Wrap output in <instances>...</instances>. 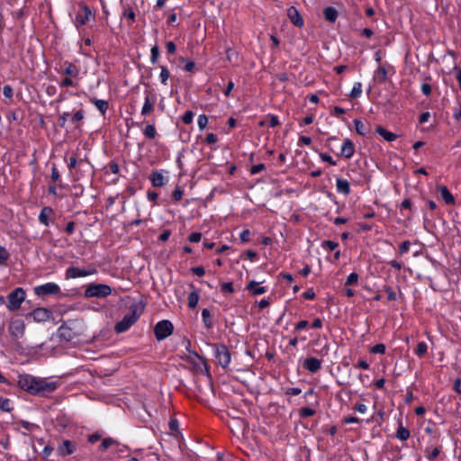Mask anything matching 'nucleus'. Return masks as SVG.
<instances>
[{
  "instance_id": "f257e3e1",
  "label": "nucleus",
  "mask_w": 461,
  "mask_h": 461,
  "mask_svg": "<svg viewBox=\"0 0 461 461\" xmlns=\"http://www.w3.org/2000/svg\"><path fill=\"white\" fill-rule=\"evenodd\" d=\"M18 386L34 395L46 396L58 388V383L32 375H20L17 380Z\"/></svg>"
},
{
  "instance_id": "f03ea898",
  "label": "nucleus",
  "mask_w": 461,
  "mask_h": 461,
  "mask_svg": "<svg viewBox=\"0 0 461 461\" xmlns=\"http://www.w3.org/2000/svg\"><path fill=\"white\" fill-rule=\"evenodd\" d=\"M113 292L110 285L104 284H90L85 290V296L87 298L97 297L105 298Z\"/></svg>"
},
{
  "instance_id": "7ed1b4c3",
  "label": "nucleus",
  "mask_w": 461,
  "mask_h": 461,
  "mask_svg": "<svg viewBox=\"0 0 461 461\" xmlns=\"http://www.w3.org/2000/svg\"><path fill=\"white\" fill-rule=\"evenodd\" d=\"M24 289L18 287L14 289L7 297V309L11 312L17 311L20 309L22 303L25 300Z\"/></svg>"
},
{
  "instance_id": "20e7f679",
  "label": "nucleus",
  "mask_w": 461,
  "mask_h": 461,
  "mask_svg": "<svg viewBox=\"0 0 461 461\" xmlns=\"http://www.w3.org/2000/svg\"><path fill=\"white\" fill-rule=\"evenodd\" d=\"M173 324L169 321H158L154 329L155 336L158 340H163L169 337L173 332Z\"/></svg>"
},
{
  "instance_id": "39448f33",
  "label": "nucleus",
  "mask_w": 461,
  "mask_h": 461,
  "mask_svg": "<svg viewBox=\"0 0 461 461\" xmlns=\"http://www.w3.org/2000/svg\"><path fill=\"white\" fill-rule=\"evenodd\" d=\"M96 273V269L95 267H91L88 269L79 268L77 267H70L66 270V279H75L79 277H86L88 276L95 275Z\"/></svg>"
},
{
  "instance_id": "423d86ee",
  "label": "nucleus",
  "mask_w": 461,
  "mask_h": 461,
  "mask_svg": "<svg viewBox=\"0 0 461 461\" xmlns=\"http://www.w3.org/2000/svg\"><path fill=\"white\" fill-rule=\"evenodd\" d=\"M138 320V315L135 311L126 314L123 319L117 322L114 329L116 332L122 333L128 330L133 323Z\"/></svg>"
},
{
  "instance_id": "0eeeda50",
  "label": "nucleus",
  "mask_w": 461,
  "mask_h": 461,
  "mask_svg": "<svg viewBox=\"0 0 461 461\" xmlns=\"http://www.w3.org/2000/svg\"><path fill=\"white\" fill-rule=\"evenodd\" d=\"M214 356L219 365L222 367H226L230 363V354L224 345L215 346Z\"/></svg>"
},
{
  "instance_id": "6e6552de",
  "label": "nucleus",
  "mask_w": 461,
  "mask_h": 461,
  "mask_svg": "<svg viewBox=\"0 0 461 461\" xmlns=\"http://www.w3.org/2000/svg\"><path fill=\"white\" fill-rule=\"evenodd\" d=\"M25 330V323L22 319L11 320L8 327L10 335L14 339H20L23 336Z\"/></svg>"
},
{
  "instance_id": "1a4fd4ad",
  "label": "nucleus",
  "mask_w": 461,
  "mask_h": 461,
  "mask_svg": "<svg viewBox=\"0 0 461 461\" xmlns=\"http://www.w3.org/2000/svg\"><path fill=\"white\" fill-rule=\"evenodd\" d=\"M59 292L60 287L55 283H46L44 285L34 287V293L38 296L58 294Z\"/></svg>"
},
{
  "instance_id": "9d476101",
  "label": "nucleus",
  "mask_w": 461,
  "mask_h": 461,
  "mask_svg": "<svg viewBox=\"0 0 461 461\" xmlns=\"http://www.w3.org/2000/svg\"><path fill=\"white\" fill-rule=\"evenodd\" d=\"M51 316V312L44 307L36 308L31 313L28 314V317L32 318V320L36 322L47 321L50 320Z\"/></svg>"
},
{
  "instance_id": "9b49d317",
  "label": "nucleus",
  "mask_w": 461,
  "mask_h": 461,
  "mask_svg": "<svg viewBox=\"0 0 461 461\" xmlns=\"http://www.w3.org/2000/svg\"><path fill=\"white\" fill-rule=\"evenodd\" d=\"M156 101L157 95L155 94L146 92L144 103L140 111L142 116H147L153 111Z\"/></svg>"
},
{
  "instance_id": "f8f14e48",
  "label": "nucleus",
  "mask_w": 461,
  "mask_h": 461,
  "mask_svg": "<svg viewBox=\"0 0 461 461\" xmlns=\"http://www.w3.org/2000/svg\"><path fill=\"white\" fill-rule=\"evenodd\" d=\"M93 16L92 11L86 5H82L76 15L75 23L76 24L85 25Z\"/></svg>"
},
{
  "instance_id": "ddd939ff",
  "label": "nucleus",
  "mask_w": 461,
  "mask_h": 461,
  "mask_svg": "<svg viewBox=\"0 0 461 461\" xmlns=\"http://www.w3.org/2000/svg\"><path fill=\"white\" fill-rule=\"evenodd\" d=\"M287 16L294 25L297 27H302L303 25V20L294 6H291L287 9Z\"/></svg>"
},
{
  "instance_id": "4468645a",
  "label": "nucleus",
  "mask_w": 461,
  "mask_h": 461,
  "mask_svg": "<svg viewBox=\"0 0 461 461\" xmlns=\"http://www.w3.org/2000/svg\"><path fill=\"white\" fill-rule=\"evenodd\" d=\"M437 190L439 193L440 198L448 205L455 203V198L446 185H438Z\"/></svg>"
},
{
  "instance_id": "2eb2a0df",
  "label": "nucleus",
  "mask_w": 461,
  "mask_h": 461,
  "mask_svg": "<svg viewBox=\"0 0 461 461\" xmlns=\"http://www.w3.org/2000/svg\"><path fill=\"white\" fill-rule=\"evenodd\" d=\"M303 366L308 371H310L312 373H315L321 368V362L320 359L312 357H308L305 359Z\"/></svg>"
},
{
  "instance_id": "dca6fc26",
  "label": "nucleus",
  "mask_w": 461,
  "mask_h": 461,
  "mask_svg": "<svg viewBox=\"0 0 461 461\" xmlns=\"http://www.w3.org/2000/svg\"><path fill=\"white\" fill-rule=\"evenodd\" d=\"M247 289L253 294V295H260L265 293H267V288L266 286H262L261 283L256 282V281H250L247 285Z\"/></svg>"
},
{
  "instance_id": "f3484780",
  "label": "nucleus",
  "mask_w": 461,
  "mask_h": 461,
  "mask_svg": "<svg viewBox=\"0 0 461 461\" xmlns=\"http://www.w3.org/2000/svg\"><path fill=\"white\" fill-rule=\"evenodd\" d=\"M354 152H355V147H354L353 142L351 140H349L348 139H346L343 141L342 146H341L342 156H344L346 158H350L354 155Z\"/></svg>"
},
{
  "instance_id": "a211bd4d",
  "label": "nucleus",
  "mask_w": 461,
  "mask_h": 461,
  "mask_svg": "<svg viewBox=\"0 0 461 461\" xmlns=\"http://www.w3.org/2000/svg\"><path fill=\"white\" fill-rule=\"evenodd\" d=\"M76 449L75 444H73L69 440H65L63 443L58 447V452L60 456H67L72 454Z\"/></svg>"
},
{
  "instance_id": "6ab92c4d",
  "label": "nucleus",
  "mask_w": 461,
  "mask_h": 461,
  "mask_svg": "<svg viewBox=\"0 0 461 461\" xmlns=\"http://www.w3.org/2000/svg\"><path fill=\"white\" fill-rule=\"evenodd\" d=\"M336 189L338 193L348 195L350 193L349 182L347 179L337 178Z\"/></svg>"
},
{
  "instance_id": "aec40b11",
  "label": "nucleus",
  "mask_w": 461,
  "mask_h": 461,
  "mask_svg": "<svg viewBox=\"0 0 461 461\" xmlns=\"http://www.w3.org/2000/svg\"><path fill=\"white\" fill-rule=\"evenodd\" d=\"M53 213V210L50 207H43L39 214V221L45 225L49 226L50 224V218Z\"/></svg>"
},
{
  "instance_id": "412c9836",
  "label": "nucleus",
  "mask_w": 461,
  "mask_h": 461,
  "mask_svg": "<svg viewBox=\"0 0 461 461\" xmlns=\"http://www.w3.org/2000/svg\"><path fill=\"white\" fill-rule=\"evenodd\" d=\"M388 71L384 67L379 66L374 72L373 79L378 83H384L387 78Z\"/></svg>"
},
{
  "instance_id": "4be33fe9",
  "label": "nucleus",
  "mask_w": 461,
  "mask_h": 461,
  "mask_svg": "<svg viewBox=\"0 0 461 461\" xmlns=\"http://www.w3.org/2000/svg\"><path fill=\"white\" fill-rule=\"evenodd\" d=\"M375 131L386 141L392 142L397 139V136L394 133L387 131L386 129H384L382 126H377Z\"/></svg>"
},
{
  "instance_id": "5701e85b",
  "label": "nucleus",
  "mask_w": 461,
  "mask_h": 461,
  "mask_svg": "<svg viewBox=\"0 0 461 461\" xmlns=\"http://www.w3.org/2000/svg\"><path fill=\"white\" fill-rule=\"evenodd\" d=\"M150 181L156 187H160L165 185V177L161 171H156L151 174Z\"/></svg>"
},
{
  "instance_id": "b1692460",
  "label": "nucleus",
  "mask_w": 461,
  "mask_h": 461,
  "mask_svg": "<svg viewBox=\"0 0 461 461\" xmlns=\"http://www.w3.org/2000/svg\"><path fill=\"white\" fill-rule=\"evenodd\" d=\"M91 102L95 104V106L100 111V113L104 115L108 110V102L105 100L93 98Z\"/></svg>"
},
{
  "instance_id": "393cba45",
  "label": "nucleus",
  "mask_w": 461,
  "mask_h": 461,
  "mask_svg": "<svg viewBox=\"0 0 461 461\" xmlns=\"http://www.w3.org/2000/svg\"><path fill=\"white\" fill-rule=\"evenodd\" d=\"M79 68L72 63L67 64L64 73L67 75V77H77L79 75Z\"/></svg>"
},
{
  "instance_id": "a878e982",
  "label": "nucleus",
  "mask_w": 461,
  "mask_h": 461,
  "mask_svg": "<svg viewBox=\"0 0 461 461\" xmlns=\"http://www.w3.org/2000/svg\"><path fill=\"white\" fill-rule=\"evenodd\" d=\"M324 17L327 21L334 23L338 17V12L334 7H327L323 11Z\"/></svg>"
},
{
  "instance_id": "bb28decb",
  "label": "nucleus",
  "mask_w": 461,
  "mask_h": 461,
  "mask_svg": "<svg viewBox=\"0 0 461 461\" xmlns=\"http://www.w3.org/2000/svg\"><path fill=\"white\" fill-rule=\"evenodd\" d=\"M200 295L196 290H193L188 295V307L195 308L198 304Z\"/></svg>"
},
{
  "instance_id": "cd10ccee",
  "label": "nucleus",
  "mask_w": 461,
  "mask_h": 461,
  "mask_svg": "<svg viewBox=\"0 0 461 461\" xmlns=\"http://www.w3.org/2000/svg\"><path fill=\"white\" fill-rule=\"evenodd\" d=\"M14 409L12 401L8 398L0 396V411L10 412Z\"/></svg>"
},
{
  "instance_id": "c85d7f7f",
  "label": "nucleus",
  "mask_w": 461,
  "mask_h": 461,
  "mask_svg": "<svg viewBox=\"0 0 461 461\" xmlns=\"http://www.w3.org/2000/svg\"><path fill=\"white\" fill-rule=\"evenodd\" d=\"M114 446H119V442H117L113 438H105L103 439L100 448H101V450L105 451L108 448L114 447Z\"/></svg>"
},
{
  "instance_id": "c756f323",
  "label": "nucleus",
  "mask_w": 461,
  "mask_h": 461,
  "mask_svg": "<svg viewBox=\"0 0 461 461\" xmlns=\"http://www.w3.org/2000/svg\"><path fill=\"white\" fill-rule=\"evenodd\" d=\"M410 437V431L404 428L402 425H400L396 430V438L402 441L408 439Z\"/></svg>"
},
{
  "instance_id": "7c9ffc66",
  "label": "nucleus",
  "mask_w": 461,
  "mask_h": 461,
  "mask_svg": "<svg viewBox=\"0 0 461 461\" xmlns=\"http://www.w3.org/2000/svg\"><path fill=\"white\" fill-rule=\"evenodd\" d=\"M353 123H354L356 131L359 135L365 136L367 133V128L360 120L355 119L353 121Z\"/></svg>"
},
{
  "instance_id": "2f4dec72",
  "label": "nucleus",
  "mask_w": 461,
  "mask_h": 461,
  "mask_svg": "<svg viewBox=\"0 0 461 461\" xmlns=\"http://www.w3.org/2000/svg\"><path fill=\"white\" fill-rule=\"evenodd\" d=\"M202 319L204 326L210 329L212 326V321L211 320V313L208 309H203L202 311Z\"/></svg>"
},
{
  "instance_id": "473e14b6",
  "label": "nucleus",
  "mask_w": 461,
  "mask_h": 461,
  "mask_svg": "<svg viewBox=\"0 0 461 461\" xmlns=\"http://www.w3.org/2000/svg\"><path fill=\"white\" fill-rule=\"evenodd\" d=\"M143 134L146 138L154 139L157 134L154 124L146 125V127L143 130Z\"/></svg>"
},
{
  "instance_id": "72a5a7b5",
  "label": "nucleus",
  "mask_w": 461,
  "mask_h": 461,
  "mask_svg": "<svg viewBox=\"0 0 461 461\" xmlns=\"http://www.w3.org/2000/svg\"><path fill=\"white\" fill-rule=\"evenodd\" d=\"M362 94V84L360 82H356L351 89L350 97L357 98Z\"/></svg>"
},
{
  "instance_id": "f704fd0d",
  "label": "nucleus",
  "mask_w": 461,
  "mask_h": 461,
  "mask_svg": "<svg viewBox=\"0 0 461 461\" xmlns=\"http://www.w3.org/2000/svg\"><path fill=\"white\" fill-rule=\"evenodd\" d=\"M9 258L10 254L7 249L5 247L0 246V266L5 265Z\"/></svg>"
},
{
  "instance_id": "c9c22d12",
  "label": "nucleus",
  "mask_w": 461,
  "mask_h": 461,
  "mask_svg": "<svg viewBox=\"0 0 461 461\" xmlns=\"http://www.w3.org/2000/svg\"><path fill=\"white\" fill-rule=\"evenodd\" d=\"M358 275L357 273H351L348 275L345 281V286H351L358 282Z\"/></svg>"
},
{
  "instance_id": "e433bc0d",
  "label": "nucleus",
  "mask_w": 461,
  "mask_h": 461,
  "mask_svg": "<svg viewBox=\"0 0 461 461\" xmlns=\"http://www.w3.org/2000/svg\"><path fill=\"white\" fill-rule=\"evenodd\" d=\"M197 124L200 131H203L208 124V118L205 114H200L198 116Z\"/></svg>"
},
{
  "instance_id": "4c0bfd02",
  "label": "nucleus",
  "mask_w": 461,
  "mask_h": 461,
  "mask_svg": "<svg viewBox=\"0 0 461 461\" xmlns=\"http://www.w3.org/2000/svg\"><path fill=\"white\" fill-rule=\"evenodd\" d=\"M370 351L373 354H384L385 353V346H384V344H382V343L376 344L370 348Z\"/></svg>"
},
{
  "instance_id": "58836bf2",
  "label": "nucleus",
  "mask_w": 461,
  "mask_h": 461,
  "mask_svg": "<svg viewBox=\"0 0 461 461\" xmlns=\"http://www.w3.org/2000/svg\"><path fill=\"white\" fill-rule=\"evenodd\" d=\"M150 52H151L150 61H151V63L155 64L158 61V59L159 57L158 47L157 45L153 46L151 48Z\"/></svg>"
},
{
  "instance_id": "ea45409f",
  "label": "nucleus",
  "mask_w": 461,
  "mask_h": 461,
  "mask_svg": "<svg viewBox=\"0 0 461 461\" xmlns=\"http://www.w3.org/2000/svg\"><path fill=\"white\" fill-rule=\"evenodd\" d=\"M169 77V71L166 67H161V71L159 74V78L161 80V83L167 84V81Z\"/></svg>"
},
{
  "instance_id": "a19ab883",
  "label": "nucleus",
  "mask_w": 461,
  "mask_h": 461,
  "mask_svg": "<svg viewBox=\"0 0 461 461\" xmlns=\"http://www.w3.org/2000/svg\"><path fill=\"white\" fill-rule=\"evenodd\" d=\"M194 119V113L192 111H186L185 114L182 116V121L185 124H190Z\"/></svg>"
},
{
  "instance_id": "79ce46f5",
  "label": "nucleus",
  "mask_w": 461,
  "mask_h": 461,
  "mask_svg": "<svg viewBox=\"0 0 461 461\" xmlns=\"http://www.w3.org/2000/svg\"><path fill=\"white\" fill-rule=\"evenodd\" d=\"M427 349V344L425 342H420L416 348V354L421 356L426 353Z\"/></svg>"
},
{
  "instance_id": "37998d69",
  "label": "nucleus",
  "mask_w": 461,
  "mask_h": 461,
  "mask_svg": "<svg viewBox=\"0 0 461 461\" xmlns=\"http://www.w3.org/2000/svg\"><path fill=\"white\" fill-rule=\"evenodd\" d=\"M320 158L323 162L330 163V165H336L335 160L332 158V157L327 153H321Z\"/></svg>"
},
{
  "instance_id": "c03bdc74",
  "label": "nucleus",
  "mask_w": 461,
  "mask_h": 461,
  "mask_svg": "<svg viewBox=\"0 0 461 461\" xmlns=\"http://www.w3.org/2000/svg\"><path fill=\"white\" fill-rule=\"evenodd\" d=\"M314 411L309 407H303L300 410V414L302 417H311L314 414Z\"/></svg>"
},
{
  "instance_id": "a18cd8bd",
  "label": "nucleus",
  "mask_w": 461,
  "mask_h": 461,
  "mask_svg": "<svg viewBox=\"0 0 461 461\" xmlns=\"http://www.w3.org/2000/svg\"><path fill=\"white\" fill-rule=\"evenodd\" d=\"M221 291L225 294H232L234 292L232 283H224L221 285Z\"/></svg>"
},
{
  "instance_id": "49530a36",
  "label": "nucleus",
  "mask_w": 461,
  "mask_h": 461,
  "mask_svg": "<svg viewBox=\"0 0 461 461\" xmlns=\"http://www.w3.org/2000/svg\"><path fill=\"white\" fill-rule=\"evenodd\" d=\"M59 86L61 87H68V86H74V82L71 77H66L65 78H63L61 80V82L59 83Z\"/></svg>"
},
{
  "instance_id": "de8ad7c7",
  "label": "nucleus",
  "mask_w": 461,
  "mask_h": 461,
  "mask_svg": "<svg viewBox=\"0 0 461 461\" xmlns=\"http://www.w3.org/2000/svg\"><path fill=\"white\" fill-rule=\"evenodd\" d=\"M268 119H269V122H268L269 127H276L279 124V119L277 116L269 114Z\"/></svg>"
},
{
  "instance_id": "09e8293b",
  "label": "nucleus",
  "mask_w": 461,
  "mask_h": 461,
  "mask_svg": "<svg viewBox=\"0 0 461 461\" xmlns=\"http://www.w3.org/2000/svg\"><path fill=\"white\" fill-rule=\"evenodd\" d=\"M201 238H202V234L200 232H193L188 237V240L190 242L195 243V242H199L201 240Z\"/></svg>"
},
{
  "instance_id": "8fccbe9b",
  "label": "nucleus",
  "mask_w": 461,
  "mask_h": 461,
  "mask_svg": "<svg viewBox=\"0 0 461 461\" xmlns=\"http://www.w3.org/2000/svg\"><path fill=\"white\" fill-rule=\"evenodd\" d=\"M68 328L67 326L62 325L59 328L60 336L65 338L66 339L69 340L71 339V336L68 334Z\"/></svg>"
},
{
  "instance_id": "3c124183",
  "label": "nucleus",
  "mask_w": 461,
  "mask_h": 461,
  "mask_svg": "<svg viewBox=\"0 0 461 461\" xmlns=\"http://www.w3.org/2000/svg\"><path fill=\"white\" fill-rule=\"evenodd\" d=\"M13 88L6 85L4 86L3 88V95L6 97V98H12L13 97Z\"/></svg>"
},
{
  "instance_id": "603ef678",
  "label": "nucleus",
  "mask_w": 461,
  "mask_h": 461,
  "mask_svg": "<svg viewBox=\"0 0 461 461\" xmlns=\"http://www.w3.org/2000/svg\"><path fill=\"white\" fill-rule=\"evenodd\" d=\"M385 292L387 294V299L389 301H393L396 299V293L394 292V290L393 288L386 287Z\"/></svg>"
},
{
  "instance_id": "864d4df0",
  "label": "nucleus",
  "mask_w": 461,
  "mask_h": 461,
  "mask_svg": "<svg viewBox=\"0 0 461 461\" xmlns=\"http://www.w3.org/2000/svg\"><path fill=\"white\" fill-rule=\"evenodd\" d=\"M84 118V113L82 110L80 111H77L74 113V115L72 116V119L71 121L73 122H80L82 119Z\"/></svg>"
},
{
  "instance_id": "5fc2aeb1",
  "label": "nucleus",
  "mask_w": 461,
  "mask_h": 461,
  "mask_svg": "<svg viewBox=\"0 0 461 461\" xmlns=\"http://www.w3.org/2000/svg\"><path fill=\"white\" fill-rule=\"evenodd\" d=\"M355 410L359 413H366L367 411V406L364 403H357L355 406Z\"/></svg>"
},
{
  "instance_id": "6e6d98bb",
  "label": "nucleus",
  "mask_w": 461,
  "mask_h": 461,
  "mask_svg": "<svg viewBox=\"0 0 461 461\" xmlns=\"http://www.w3.org/2000/svg\"><path fill=\"white\" fill-rule=\"evenodd\" d=\"M410 242L409 241H404L402 242L401 245H400V254H405L406 252L409 251V249H410Z\"/></svg>"
},
{
  "instance_id": "4d7b16f0",
  "label": "nucleus",
  "mask_w": 461,
  "mask_h": 461,
  "mask_svg": "<svg viewBox=\"0 0 461 461\" xmlns=\"http://www.w3.org/2000/svg\"><path fill=\"white\" fill-rule=\"evenodd\" d=\"M303 298L312 300L315 297V293L312 289H309L303 294Z\"/></svg>"
},
{
  "instance_id": "13d9d810",
  "label": "nucleus",
  "mask_w": 461,
  "mask_h": 461,
  "mask_svg": "<svg viewBox=\"0 0 461 461\" xmlns=\"http://www.w3.org/2000/svg\"><path fill=\"white\" fill-rule=\"evenodd\" d=\"M205 141L208 143V144H214L216 143L217 141V137L215 134L213 133H209L207 134L206 138H205Z\"/></svg>"
},
{
  "instance_id": "bf43d9fd",
  "label": "nucleus",
  "mask_w": 461,
  "mask_h": 461,
  "mask_svg": "<svg viewBox=\"0 0 461 461\" xmlns=\"http://www.w3.org/2000/svg\"><path fill=\"white\" fill-rule=\"evenodd\" d=\"M421 90L425 95H429L431 93V86L429 83H424L421 86Z\"/></svg>"
},
{
  "instance_id": "052dcab7",
  "label": "nucleus",
  "mask_w": 461,
  "mask_h": 461,
  "mask_svg": "<svg viewBox=\"0 0 461 461\" xmlns=\"http://www.w3.org/2000/svg\"><path fill=\"white\" fill-rule=\"evenodd\" d=\"M264 167H265V166L263 164L254 165L251 167V173L252 174H258L259 172H261L264 169Z\"/></svg>"
},
{
  "instance_id": "680f3d73",
  "label": "nucleus",
  "mask_w": 461,
  "mask_h": 461,
  "mask_svg": "<svg viewBox=\"0 0 461 461\" xmlns=\"http://www.w3.org/2000/svg\"><path fill=\"white\" fill-rule=\"evenodd\" d=\"M193 273L197 276H203L205 274L204 268L202 267H196L192 269Z\"/></svg>"
},
{
  "instance_id": "e2e57ef3",
  "label": "nucleus",
  "mask_w": 461,
  "mask_h": 461,
  "mask_svg": "<svg viewBox=\"0 0 461 461\" xmlns=\"http://www.w3.org/2000/svg\"><path fill=\"white\" fill-rule=\"evenodd\" d=\"M430 118V113L429 112H424L420 117V124H423L425 122H427L429 121V119Z\"/></svg>"
},
{
  "instance_id": "0e129e2a",
  "label": "nucleus",
  "mask_w": 461,
  "mask_h": 461,
  "mask_svg": "<svg viewBox=\"0 0 461 461\" xmlns=\"http://www.w3.org/2000/svg\"><path fill=\"white\" fill-rule=\"evenodd\" d=\"M269 304H270V301L268 298H264L258 303V306L259 309H264V308L267 307Z\"/></svg>"
},
{
  "instance_id": "69168bd1",
  "label": "nucleus",
  "mask_w": 461,
  "mask_h": 461,
  "mask_svg": "<svg viewBox=\"0 0 461 461\" xmlns=\"http://www.w3.org/2000/svg\"><path fill=\"white\" fill-rule=\"evenodd\" d=\"M356 367L367 370L369 368V364L366 360L361 359L357 362Z\"/></svg>"
},
{
  "instance_id": "338daca9",
  "label": "nucleus",
  "mask_w": 461,
  "mask_h": 461,
  "mask_svg": "<svg viewBox=\"0 0 461 461\" xmlns=\"http://www.w3.org/2000/svg\"><path fill=\"white\" fill-rule=\"evenodd\" d=\"M51 179L54 181V182H57L59 180V173L58 171V169L53 167L51 168Z\"/></svg>"
},
{
  "instance_id": "774afa93",
  "label": "nucleus",
  "mask_w": 461,
  "mask_h": 461,
  "mask_svg": "<svg viewBox=\"0 0 461 461\" xmlns=\"http://www.w3.org/2000/svg\"><path fill=\"white\" fill-rule=\"evenodd\" d=\"M167 52L170 54L175 53V51L176 50V44L173 41H168L167 43Z\"/></svg>"
}]
</instances>
